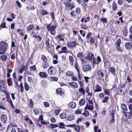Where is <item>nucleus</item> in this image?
Here are the masks:
<instances>
[{
	"label": "nucleus",
	"instance_id": "nucleus-31",
	"mask_svg": "<svg viewBox=\"0 0 132 132\" xmlns=\"http://www.w3.org/2000/svg\"><path fill=\"white\" fill-rule=\"evenodd\" d=\"M69 61H70V63L72 65L73 64V63L74 61V59L73 57L71 56H69Z\"/></svg>",
	"mask_w": 132,
	"mask_h": 132
},
{
	"label": "nucleus",
	"instance_id": "nucleus-23",
	"mask_svg": "<svg viewBox=\"0 0 132 132\" xmlns=\"http://www.w3.org/2000/svg\"><path fill=\"white\" fill-rule=\"evenodd\" d=\"M42 65L43 68L44 69L47 68L49 66V64L47 62L43 63L42 64Z\"/></svg>",
	"mask_w": 132,
	"mask_h": 132
},
{
	"label": "nucleus",
	"instance_id": "nucleus-36",
	"mask_svg": "<svg viewBox=\"0 0 132 132\" xmlns=\"http://www.w3.org/2000/svg\"><path fill=\"white\" fill-rule=\"evenodd\" d=\"M80 128L78 125H77L74 127L75 130L77 132H79Z\"/></svg>",
	"mask_w": 132,
	"mask_h": 132
},
{
	"label": "nucleus",
	"instance_id": "nucleus-45",
	"mask_svg": "<svg viewBox=\"0 0 132 132\" xmlns=\"http://www.w3.org/2000/svg\"><path fill=\"white\" fill-rule=\"evenodd\" d=\"M92 62L93 65H94V64H98L97 62V60L96 59L94 58V59L92 60V61H91Z\"/></svg>",
	"mask_w": 132,
	"mask_h": 132
},
{
	"label": "nucleus",
	"instance_id": "nucleus-62",
	"mask_svg": "<svg viewBox=\"0 0 132 132\" xmlns=\"http://www.w3.org/2000/svg\"><path fill=\"white\" fill-rule=\"evenodd\" d=\"M129 109L130 110V113L132 115V104H130L129 106Z\"/></svg>",
	"mask_w": 132,
	"mask_h": 132
},
{
	"label": "nucleus",
	"instance_id": "nucleus-22",
	"mask_svg": "<svg viewBox=\"0 0 132 132\" xmlns=\"http://www.w3.org/2000/svg\"><path fill=\"white\" fill-rule=\"evenodd\" d=\"M90 19V18L89 17H86L85 19L84 18L82 17L81 19V22L82 23H83V22L84 21V22L85 23H86L87 22L88 20H89Z\"/></svg>",
	"mask_w": 132,
	"mask_h": 132
},
{
	"label": "nucleus",
	"instance_id": "nucleus-6",
	"mask_svg": "<svg viewBox=\"0 0 132 132\" xmlns=\"http://www.w3.org/2000/svg\"><path fill=\"white\" fill-rule=\"evenodd\" d=\"M125 47L126 49L128 50H130L132 48V43H126L125 44Z\"/></svg>",
	"mask_w": 132,
	"mask_h": 132
},
{
	"label": "nucleus",
	"instance_id": "nucleus-12",
	"mask_svg": "<svg viewBox=\"0 0 132 132\" xmlns=\"http://www.w3.org/2000/svg\"><path fill=\"white\" fill-rule=\"evenodd\" d=\"M39 75L42 78H46L48 76L47 74L44 72H40L39 74Z\"/></svg>",
	"mask_w": 132,
	"mask_h": 132
},
{
	"label": "nucleus",
	"instance_id": "nucleus-17",
	"mask_svg": "<svg viewBox=\"0 0 132 132\" xmlns=\"http://www.w3.org/2000/svg\"><path fill=\"white\" fill-rule=\"evenodd\" d=\"M75 118L73 115L70 114L68 116L67 119L68 121H71L74 120Z\"/></svg>",
	"mask_w": 132,
	"mask_h": 132
},
{
	"label": "nucleus",
	"instance_id": "nucleus-52",
	"mask_svg": "<svg viewBox=\"0 0 132 132\" xmlns=\"http://www.w3.org/2000/svg\"><path fill=\"white\" fill-rule=\"evenodd\" d=\"M79 92L82 93L84 95L85 94V90L83 88H80L79 90Z\"/></svg>",
	"mask_w": 132,
	"mask_h": 132
},
{
	"label": "nucleus",
	"instance_id": "nucleus-60",
	"mask_svg": "<svg viewBox=\"0 0 132 132\" xmlns=\"http://www.w3.org/2000/svg\"><path fill=\"white\" fill-rule=\"evenodd\" d=\"M44 105L46 107H48L49 106V104L47 102H44Z\"/></svg>",
	"mask_w": 132,
	"mask_h": 132
},
{
	"label": "nucleus",
	"instance_id": "nucleus-5",
	"mask_svg": "<svg viewBox=\"0 0 132 132\" xmlns=\"http://www.w3.org/2000/svg\"><path fill=\"white\" fill-rule=\"evenodd\" d=\"M94 58V55L91 53H88L86 58L90 61L92 60Z\"/></svg>",
	"mask_w": 132,
	"mask_h": 132
},
{
	"label": "nucleus",
	"instance_id": "nucleus-46",
	"mask_svg": "<svg viewBox=\"0 0 132 132\" xmlns=\"http://www.w3.org/2000/svg\"><path fill=\"white\" fill-rule=\"evenodd\" d=\"M50 78H51V81H57L58 80V78L56 77H51Z\"/></svg>",
	"mask_w": 132,
	"mask_h": 132
},
{
	"label": "nucleus",
	"instance_id": "nucleus-54",
	"mask_svg": "<svg viewBox=\"0 0 132 132\" xmlns=\"http://www.w3.org/2000/svg\"><path fill=\"white\" fill-rule=\"evenodd\" d=\"M55 113L56 115H58L59 114L60 112V109H59L56 110L55 111Z\"/></svg>",
	"mask_w": 132,
	"mask_h": 132
},
{
	"label": "nucleus",
	"instance_id": "nucleus-58",
	"mask_svg": "<svg viewBox=\"0 0 132 132\" xmlns=\"http://www.w3.org/2000/svg\"><path fill=\"white\" fill-rule=\"evenodd\" d=\"M67 48L66 47H64L61 48V50L63 51H64L65 52H64V53H67Z\"/></svg>",
	"mask_w": 132,
	"mask_h": 132
},
{
	"label": "nucleus",
	"instance_id": "nucleus-27",
	"mask_svg": "<svg viewBox=\"0 0 132 132\" xmlns=\"http://www.w3.org/2000/svg\"><path fill=\"white\" fill-rule=\"evenodd\" d=\"M34 27V24L30 25L27 27V30L28 31H30L32 30Z\"/></svg>",
	"mask_w": 132,
	"mask_h": 132
},
{
	"label": "nucleus",
	"instance_id": "nucleus-56",
	"mask_svg": "<svg viewBox=\"0 0 132 132\" xmlns=\"http://www.w3.org/2000/svg\"><path fill=\"white\" fill-rule=\"evenodd\" d=\"M16 4L17 6L19 8H21L22 7V5L18 1H17L16 2Z\"/></svg>",
	"mask_w": 132,
	"mask_h": 132
},
{
	"label": "nucleus",
	"instance_id": "nucleus-40",
	"mask_svg": "<svg viewBox=\"0 0 132 132\" xmlns=\"http://www.w3.org/2000/svg\"><path fill=\"white\" fill-rule=\"evenodd\" d=\"M81 26L83 29L87 30L88 27L85 24H81Z\"/></svg>",
	"mask_w": 132,
	"mask_h": 132
},
{
	"label": "nucleus",
	"instance_id": "nucleus-7",
	"mask_svg": "<svg viewBox=\"0 0 132 132\" xmlns=\"http://www.w3.org/2000/svg\"><path fill=\"white\" fill-rule=\"evenodd\" d=\"M67 45L70 47H73L75 46L76 45V43L75 41L69 42L67 43Z\"/></svg>",
	"mask_w": 132,
	"mask_h": 132
},
{
	"label": "nucleus",
	"instance_id": "nucleus-39",
	"mask_svg": "<svg viewBox=\"0 0 132 132\" xmlns=\"http://www.w3.org/2000/svg\"><path fill=\"white\" fill-rule=\"evenodd\" d=\"M112 8L113 10L114 11H115L117 8V5L114 2L113 3Z\"/></svg>",
	"mask_w": 132,
	"mask_h": 132
},
{
	"label": "nucleus",
	"instance_id": "nucleus-42",
	"mask_svg": "<svg viewBox=\"0 0 132 132\" xmlns=\"http://www.w3.org/2000/svg\"><path fill=\"white\" fill-rule=\"evenodd\" d=\"M65 125V124L63 123V122L60 123V124H59L60 127H59V128H60L64 129V128H65V127H64Z\"/></svg>",
	"mask_w": 132,
	"mask_h": 132
},
{
	"label": "nucleus",
	"instance_id": "nucleus-50",
	"mask_svg": "<svg viewBox=\"0 0 132 132\" xmlns=\"http://www.w3.org/2000/svg\"><path fill=\"white\" fill-rule=\"evenodd\" d=\"M36 69V68L35 65L32 66L30 68V69L31 71L35 70Z\"/></svg>",
	"mask_w": 132,
	"mask_h": 132
},
{
	"label": "nucleus",
	"instance_id": "nucleus-28",
	"mask_svg": "<svg viewBox=\"0 0 132 132\" xmlns=\"http://www.w3.org/2000/svg\"><path fill=\"white\" fill-rule=\"evenodd\" d=\"M85 103V100L83 99H82L79 102V103L80 106H82Z\"/></svg>",
	"mask_w": 132,
	"mask_h": 132
},
{
	"label": "nucleus",
	"instance_id": "nucleus-21",
	"mask_svg": "<svg viewBox=\"0 0 132 132\" xmlns=\"http://www.w3.org/2000/svg\"><path fill=\"white\" fill-rule=\"evenodd\" d=\"M111 63L109 61H106L104 62V66L105 67L108 68L111 67Z\"/></svg>",
	"mask_w": 132,
	"mask_h": 132
},
{
	"label": "nucleus",
	"instance_id": "nucleus-30",
	"mask_svg": "<svg viewBox=\"0 0 132 132\" xmlns=\"http://www.w3.org/2000/svg\"><path fill=\"white\" fill-rule=\"evenodd\" d=\"M50 39L49 38L47 39L46 41V45L47 47L48 48H49L50 47V45L49 43Z\"/></svg>",
	"mask_w": 132,
	"mask_h": 132
},
{
	"label": "nucleus",
	"instance_id": "nucleus-29",
	"mask_svg": "<svg viewBox=\"0 0 132 132\" xmlns=\"http://www.w3.org/2000/svg\"><path fill=\"white\" fill-rule=\"evenodd\" d=\"M110 98L108 96H105L104 98L102 100V102L103 103H106L108 101V99H109Z\"/></svg>",
	"mask_w": 132,
	"mask_h": 132
},
{
	"label": "nucleus",
	"instance_id": "nucleus-4",
	"mask_svg": "<svg viewBox=\"0 0 132 132\" xmlns=\"http://www.w3.org/2000/svg\"><path fill=\"white\" fill-rule=\"evenodd\" d=\"M0 119L1 122L2 123L5 124L7 121V117L5 114L2 115Z\"/></svg>",
	"mask_w": 132,
	"mask_h": 132
},
{
	"label": "nucleus",
	"instance_id": "nucleus-9",
	"mask_svg": "<svg viewBox=\"0 0 132 132\" xmlns=\"http://www.w3.org/2000/svg\"><path fill=\"white\" fill-rule=\"evenodd\" d=\"M123 113L125 114V117L127 119H130L131 117L132 114L130 112H123Z\"/></svg>",
	"mask_w": 132,
	"mask_h": 132
},
{
	"label": "nucleus",
	"instance_id": "nucleus-59",
	"mask_svg": "<svg viewBox=\"0 0 132 132\" xmlns=\"http://www.w3.org/2000/svg\"><path fill=\"white\" fill-rule=\"evenodd\" d=\"M81 10L80 8L78 7L76 9V12L78 14L80 13Z\"/></svg>",
	"mask_w": 132,
	"mask_h": 132
},
{
	"label": "nucleus",
	"instance_id": "nucleus-16",
	"mask_svg": "<svg viewBox=\"0 0 132 132\" xmlns=\"http://www.w3.org/2000/svg\"><path fill=\"white\" fill-rule=\"evenodd\" d=\"M7 50L2 47L0 46V54H4Z\"/></svg>",
	"mask_w": 132,
	"mask_h": 132
},
{
	"label": "nucleus",
	"instance_id": "nucleus-15",
	"mask_svg": "<svg viewBox=\"0 0 132 132\" xmlns=\"http://www.w3.org/2000/svg\"><path fill=\"white\" fill-rule=\"evenodd\" d=\"M93 105H89L88 104L85 108V110L87 109L90 110H93Z\"/></svg>",
	"mask_w": 132,
	"mask_h": 132
},
{
	"label": "nucleus",
	"instance_id": "nucleus-20",
	"mask_svg": "<svg viewBox=\"0 0 132 132\" xmlns=\"http://www.w3.org/2000/svg\"><path fill=\"white\" fill-rule=\"evenodd\" d=\"M109 71H110L112 73V74L114 75V73H115L116 70L115 69L114 67H111L109 68Z\"/></svg>",
	"mask_w": 132,
	"mask_h": 132
},
{
	"label": "nucleus",
	"instance_id": "nucleus-57",
	"mask_svg": "<svg viewBox=\"0 0 132 132\" xmlns=\"http://www.w3.org/2000/svg\"><path fill=\"white\" fill-rule=\"evenodd\" d=\"M101 61V59L100 56H98L97 58V62L98 64H99Z\"/></svg>",
	"mask_w": 132,
	"mask_h": 132
},
{
	"label": "nucleus",
	"instance_id": "nucleus-8",
	"mask_svg": "<svg viewBox=\"0 0 132 132\" xmlns=\"http://www.w3.org/2000/svg\"><path fill=\"white\" fill-rule=\"evenodd\" d=\"M116 93L117 94L119 95H121L124 93V91L122 89L120 88H117L116 91Z\"/></svg>",
	"mask_w": 132,
	"mask_h": 132
},
{
	"label": "nucleus",
	"instance_id": "nucleus-13",
	"mask_svg": "<svg viewBox=\"0 0 132 132\" xmlns=\"http://www.w3.org/2000/svg\"><path fill=\"white\" fill-rule=\"evenodd\" d=\"M95 88L96 89L94 90L95 92H99L102 91V88L98 84H97L96 85Z\"/></svg>",
	"mask_w": 132,
	"mask_h": 132
},
{
	"label": "nucleus",
	"instance_id": "nucleus-49",
	"mask_svg": "<svg viewBox=\"0 0 132 132\" xmlns=\"http://www.w3.org/2000/svg\"><path fill=\"white\" fill-rule=\"evenodd\" d=\"M92 35V34L91 32H89L87 36H86V38L87 39H89L90 38V37Z\"/></svg>",
	"mask_w": 132,
	"mask_h": 132
},
{
	"label": "nucleus",
	"instance_id": "nucleus-44",
	"mask_svg": "<svg viewBox=\"0 0 132 132\" xmlns=\"http://www.w3.org/2000/svg\"><path fill=\"white\" fill-rule=\"evenodd\" d=\"M50 126L52 129H53L59 127L57 124H51L50 125Z\"/></svg>",
	"mask_w": 132,
	"mask_h": 132
},
{
	"label": "nucleus",
	"instance_id": "nucleus-24",
	"mask_svg": "<svg viewBox=\"0 0 132 132\" xmlns=\"http://www.w3.org/2000/svg\"><path fill=\"white\" fill-rule=\"evenodd\" d=\"M122 32L123 35L124 36H127L128 32L126 28H125L123 29V30Z\"/></svg>",
	"mask_w": 132,
	"mask_h": 132
},
{
	"label": "nucleus",
	"instance_id": "nucleus-33",
	"mask_svg": "<svg viewBox=\"0 0 132 132\" xmlns=\"http://www.w3.org/2000/svg\"><path fill=\"white\" fill-rule=\"evenodd\" d=\"M66 75L68 76H72L73 75V73L72 71H68L66 72Z\"/></svg>",
	"mask_w": 132,
	"mask_h": 132
},
{
	"label": "nucleus",
	"instance_id": "nucleus-64",
	"mask_svg": "<svg viewBox=\"0 0 132 132\" xmlns=\"http://www.w3.org/2000/svg\"><path fill=\"white\" fill-rule=\"evenodd\" d=\"M5 83V81L4 80H0V84L1 85H4Z\"/></svg>",
	"mask_w": 132,
	"mask_h": 132
},
{
	"label": "nucleus",
	"instance_id": "nucleus-61",
	"mask_svg": "<svg viewBox=\"0 0 132 132\" xmlns=\"http://www.w3.org/2000/svg\"><path fill=\"white\" fill-rule=\"evenodd\" d=\"M6 25V23L5 22H3L1 24L0 27L3 28H5Z\"/></svg>",
	"mask_w": 132,
	"mask_h": 132
},
{
	"label": "nucleus",
	"instance_id": "nucleus-34",
	"mask_svg": "<svg viewBox=\"0 0 132 132\" xmlns=\"http://www.w3.org/2000/svg\"><path fill=\"white\" fill-rule=\"evenodd\" d=\"M42 59L44 62H47V58L44 55H42Z\"/></svg>",
	"mask_w": 132,
	"mask_h": 132
},
{
	"label": "nucleus",
	"instance_id": "nucleus-26",
	"mask_svg": "<svg viewBox=\"0 0 132 132\" xmlns=\"http://www.w3.org/2000/svg\"><path fill=\"white\" fill-rule=\"evenodd\" d=\"M41 14V15L44 16V15H46L47 14L48 12L45 10H42L40 11Z\"/></svg>",
	"mask_w": 132,
	"mask_h": 132
},
{
	"label": "nucleus",
	"instance_id": "nucleus-35",
	"mask_svg": "<svg viewBox=\"0 0 132 132\" xmlns=\"http://www.w3.org/2000/svg\"><path fill=\"white\" fill-rule=\"evenodd\" d=\"M62 92V89L61 88H59L56 90V93L57 94H60Z\"/></svg>",
	"mask_w": 132,
	"mask_h": 132
},
{
	"label": "nucleus",
	"instance_id": "nucleus-10",
	"mask_svg": "<svg viewBox=\"0 0 132 132\" xmlns=\"http://www.w3.org/2000/svg\"><path fill=\"white\" fill-rule=\"evenodd\" d=\"M0 45L4 48L7 50V47H8V45L5 42H1L0 43Z\"/></svg>",
	"mask_w": 132,
	"mask_h": 132
},
{
	"label": "nucleus",
	"instance_id": "nucleus-18",
	"mask_svg": "<svg viewBox=\"0 0 132 132\" xmlns=\"http://www.w3.org/2000/svg\"><path fill=\"white\" fill-rule=\"evenodd\" d=\"M68 84L70 86H72L75 87L77 88L78 87V85L77 83L75 82H69Z\"/></svg>",
	"mask_w": 132,
	"mask_h": 132
},
{
	"label": "nucleus",
	"instance_id": "nucleus-37",
	"mask_svg": "<svg viewBox=\"0 0 132 132\" xmlns=\"http://www.w3.org/2000/svg\"><path fill=\"white\" fill-rule=\"evenodd\" d=\"M70 105L72 109H74L76 107V104L75 103L72 102L70 103Z\"/></svg>",
	"mask_w": 132,
	"mask_h": 132
},
{
	"label": "nucleus",
	"instance_id": "nucleus-2",
	"mask_svg": "<svg viewBox=\"0 0 132 132\" xmlns=\"http://www.w3.org/2000/svg\"><path fill=\"white\" fill-rule=\"evenodd\" d=\"M48 74L50 75H53L56 73L55 68V67L51 66L48 70Z\"/></svg>",
	"mask_w": 132,
	"mask_h": 132
},
{
	"label": "nucleus",
	"instance_id": "nucleus-41",
	"mask_svg": "<svg viewBox=\"0 0 132 132\" xmlns=\"http://www.w3.org/2000/svg\"><path fill=\"white\" fill-rule=\"evenodd\" d=\"M24 88L26 91H28L29 88V87L27 83L24 84Z\"/></svg>",
	"mask_w": 132,
	"mask_h": 132
},
{
	"label": "nucleus",
	"instance_id": "nucleus-32",
	"mask_svg": "<svg viewBox=\"0 0 132 132\" xmlns=\"http://www.w3.org/2000/svg\"><path fill=\"white\" fill-rule=\"evenodd\" d=\"M121 108L123 110L127 111V108L126 105L123 104H122L121 105Z\"/></svg>",
	"mask_w": 132,
	"mask_h": 132
},
{
	"label": "nucleus",
	"instance_id": "nucleus-63",
	"mask_svg": "<svg viewBox=\"0 0 132 132\" xmlns=\"http://www.w3.org/2000/svg\"><path fill=\"white\" fill-rule=\"evenodd\" d=\"M117 48L118 51L120 52H122V49L120 47V46H117Z\"/></svg>",
	"mask_w": 132,
	"mask_h": 132
},
{
	"label": "nucleus",
	"instance_id": "nucleus-11",
	"mask_svg": "<svg viewBox=\"0 0 132 132\" xmlns=\"http://www.w3.org/2000/svg\"><path fill=\"white\" fill-rule=\"evenodd\" d=\"M64 4L65 5V9L67 10H70V8L72 7V6L71 5L70 3L67 2L65 3H64Z\"/></svg>",
	"mask_w": 132,
	"mask_h": 132
},
{
	"label": "nucleus",
	"instance_id": "nucleus-47",
	"mask_svg": "<svg viewBox=\"0 0 132 132\" xmlns=\"http://www.w3.org/2000/svg\"><path fill=\"white\" fill-rule=\"evenodd\" d=\"M25 67L24 66H22L21 68L20 69L19 72L21 73H22L23 72V70L24 69Z\"/></svg>",
	"mask_w": 132,
	"mask_h": 132
},
{
	"label": "nucleus",
	"instance_id": "nucleus-55",
	"mask_svg": "<svg viewBox=\"0 0 132 132\" xmlns=\"http://www.w3.org/2000/svg\"><path fill=\"white\" fill-rule=\"evenodd\" d=\"M100 20H101V22H104L105 23H107V19L106 18H103L102 19H100Z\"/></svg>",
	"mask_w": 132,
	"mask_h": 132
},
{
	"label": "nucleus",
	"instance_id": "nucleus-38",
	"mask_svg": "<svg viewBox=\"0 0 132 132\" xmlns=\"http://www.w3.org/2000/svg\"><path fill=\"white\" fill-rule=\"evenodd\" d=\"M109 90H107L106 89H105L104 90V91L105 94V95L109 96L110 95V93H109Z\"/></svg>",
	"mask_w": 132,
	"mask_h": 132
},
{
	"label": "nucleus",
	"instance_id": "nucleus-19",
	"mask_svg": "<svg viewBox=\"0 0 132 132\" xmlns=\"http://www.w3.org/2000/svg\"><path fill=\"white\" fill-rule=\"evenodd\" d=\"M7 58V56L6 55H3L0 57L1 59L3 61H5Z\"/></svg>",
	"mask_w": 132,
	"mask_h": 132
},
{
	"label": "nucleus",
	"instance_id": "nucleus-1",
	"mask_svg": "<svg viewBox=\"0 0 132 132\" xmlns=\"http://www.w3.org/2000/svg\"><path fill=\"white\" fill-rule=\"evenodd\" d=\"M51 23L48 24L47 26V28L48 31H50L51 34L52 35H54L56 34L55 29H56V25L51 26Z\"/></svg>",
	"mask_w": 132,
	"mask_h": 132
},
{
	"label": "nucleus",
	"instance_id": "nucleus-25",
	"mask_svg": "<svg viewBox=\"0 0 132 132\" xmlns=\"http://www.w3.org/2000/svg\"><path fill=\"white\" fill-rule=\"evenodd\" d=\"M77 56L78 57L81 59L84 57V55L83 53L80 52L77 54Z\"/></svg>",
	"mask_w": 132,
	"mask_h": 132
},
{
	"label": "nucleus",
	"instance_id": "nucleus-43",
	"mask_svg": "<svg viewBox=\"0 0 132 132\" xmlns=\"http://www.w3.org/2000/svg\"><path fill=\"white\" fill-rule=\"evenodd\" d=\"M60 117L61 119H64L66 117L65 114L64 113H62L60 115Z\"/></svg>",
	"mask_w": 132,
	"mask_h": 132
},
{
	"label": "nucleus",
	"instance_id": "nucleus-3",
	"mask_svg": "<svg viewBox=\"0 0 132 132\" xmlns=\"http://www.w3.org/2000/svg\"><path fill=\"white\" fill-rule=\"evenodd\" d=\"M82 70L84 72H87L91 69V67L89 64L84 65L82 67Z\"/></svg>",
	"mask_w": 132,
	"mask_h": 132
},
{
	"label": "nucleus",
	"instance_id": "nucleus-51",
	"mask_svg": "<svg viewBox=\"0 0 132 132\" xmlns=\"http://www.w3.org/2000/svg\"><path fill=\"white\" fill-rule=\"evenodd\" d=\"M33 112L35 114L37 115L39 114L38 110L34 108L33 109Z\"/></svg>",
	"mask_w": 132,
	"mask_h": 132
},
{
	"label": "nucleus",
	"instance_id": "nucleus-48",
	"mask_svg": "<svg viewBox=\"0 0 132 132\" xmlns=\"http://www.w3.org/2000/svg\"><path fill=\"white\" fill-rule=\"evenodd\" d=\"M29 106L30 107L32 108L33 107L34 103L31 100H30Z\"/></svg>",
	"mask_w": 132,
	"mask_h": 132
},
{
	"label": "nucleus",
	"instance_id": "nucleus-14",
	"mask_svg": "<svg viewBox=\"0 0 132 132\" xmlns=\"http://www.w3.org/2000/svg\"><path fill=\"white\" fill-rule=\"evenodd\" d=\"M97 75L101 78H103L105 76L104 73L100 70H98L97 72Z\"/></svg>",
	"mask_w": 132,
	"mask_h": 132
},
{
	"label": "nucleus",
	"instance_id": "nucleus-53",
	"mask_svg": "<svg viewBox=\"0 0 132 132\" xmlns=\"http://www.w3.org/2000/svg\"><path fill=\"white\" fill-rule=\"evenodd\" d=\"M95 42V40L92 37H91L90 38V43L91 44H94Z\"/></svg>",
	"mask_w": 132,
	"mask_h": 132
}]
</instances>
